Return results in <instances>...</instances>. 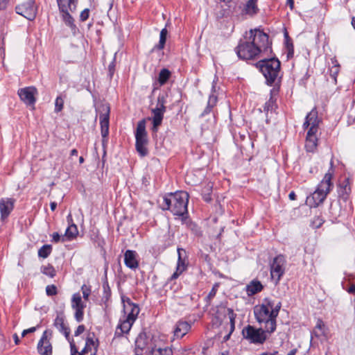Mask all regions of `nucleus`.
Wrapping results in <instances>:
<instances>
[{"instance_id": "nucleus-1", "label": "nucleus", "mask_w": 355, "mask_h": 355, "mask_svg": "<svg viewBox=\"0 0 355 355\" xmlns=\"http://www.w3.org/2000/svg\"><path fill=\"white\" fill-rule=\"evenodd\" d=\"M189 198V195L187 191L168 193L163 197L160 207L164 211H171L175 216H182L183 220L188 216Z\"/></svg>"}, {"instance_id": "nucleus-2", "label": "nucleus", "mask_w": 355, "mask_h": 355, "mask_svg": "<svg viewBox=\"0 0 355 355\" xmlns=\"http://www.w3.org/2000/svg\"><path fill=\"white\" fill-rule=\"evenodd\" d=\"M255 67L261 72L268 85L272 86L275 83L280 72L281 62L275 54L266 55L255 64Z\"/></svg>"}, {"instance_id": "nucleus-3", "label": "nucleus", "mask_w": 355, "mask_h": 355, "mask_svg": "<svg viewBox=\"0 0 355 355\" xmlns=\"http://www.w3.org/2000/svg\"><path fill=\"white\" fill-rule=\"evenodd\" d=\"M58 9L62 15V19L64 24L69 26L75 35L78 31V28L74 23V19L69 13V11L74 12L76 10L78 0H56Z\"/></svg>"}, {"instance_id": "nucleus-4", "label": "nucleus", "mask_w": 355, "mask_h": 355, "mask_svg": "<svg viewBox=\"0 0 355 355\" xmlns=\"http://www.w3.org/2000/svg\"><path fill=\"white\" fill-rule=\"evenodd\" d=\"M249 35V40L254 46L259 49V54H272V42L269 41L268 34L259 28H255L250 30Z\"/></svg>"}, {"instance_id": "nucleus-5", "label": "nucleus", "mask_w": 355, "mask_h": 355, "mask_svg": "<svg viewBox=\"0 0 355 355\" xmlns=\"http://www.w3.org/2000/svg\"><path fill=\"white\" fill-rule=\"evenodd\" d=\"M146 119H143L137 123L135 131V148L140 155L144 157L148 155L147 145L148 144V133L146 130Z\"/></svg>"}, {"instance_id": "nucleus-6", "label": "nucleus", "mask_w": 355, "mask_h": 355, "mask_svg": "<svg viewBox=\"0 0 355 355\" xmlns=\"http://www.w3.org/2000/svg\"><path fill=\"white\" fill-rule=\"evenodd\" d=\"M254 314L257 321L259 323H265V329L269 334L276 329V319L272 317V311L267 309L265 305H257L254 307Z\"/></svg>"}, {"instance_id": "nucleus-7", "label": "nucleus", "mask_w": 355, "mask_h": 355, "mask_svg": "<svg viewBox=\"0 0 355 355\" xmlns=\"http://www.w3.org/2000/svg\"><path fill=\"white\" fill-rule=\"evenodd\" d=\"M268 334L269 333L266 329H257L250 324H248L242 330L243 338L255 345H263L268 338Z\"/></svg>"}, {"instance_id": "nucleus-8", "label": "nucleus", "mask_w": 355, "mask_h": 355, "mask_svg": "<svg viewBox=\"0 0 355 355\" xmlns=\"http://www.w3.org/2000/svg\"><path fill=\"white\" fill-rule=\"evenodd\" d=\"M235 51L240 59L252 60L259 55V49H257L248 39L247 41L240 40Z\"/></svg>"}, {"instance_id": "nucleus-9", "label": "nucleus", "mask_w": 355, "mask_h": 355, "mask_svg": "<svg viewBox=\"0 0 355 355\" xmlns=\"http://www.w3.org/2000/svg\"><path fill=\"white\" fill-rule=\"evenodd\" d=\"M216 309L213 324L217 327L220 326L223 321L226 318L227 315H228L231 325V332H233L235 329V318L236 317V315L234 313V310L230 308H227L222 304L217 306Z\"/></svg>"}, {"instance_id": "nucleus-10", "label": "nucleus", "mask_w": 355, "mask_h": 355, "mask_svg": "<svg viewBox=\"0 0 355 355\" xmlns=\"http://www.w3.org/2000/svg\"><path fill=\"white\" fill-rule=\"evenodd\" d=\"M17 14L24 17L26 19L33 21L37 15V7L35 0H27L26 1L17 5L15 7Z\"/></svg>"}, {"instance_id": "nucleus-11", "label": "nucleus", "mask_w": 355, "mask_h": 355, "mask_svg": "<svg viewBox=\"0 0 355 355\" xmlns=\"http://www.w3.org/2000/svg\"><path fill=\"white\" fill-rule=\"evenodd\" d=\"M286 259L284 255L279 254L275 257L270 264V275L275 279V284H277L285 272L284 265Z\"/></svg>"}, {"instance_id": "nucleus-12", "label": "nucleus", "mask_w": 355, "mask_h": 355, "mask_svg": "<svg viewBox=\"0 0 355 355\" xmlns=\"http://www.w3.org/2000/svg\"><path fill=\"white\" fill-rule=\"evenodd\" d=\"M103 112L99 114V121L101 125V132L102 136V142L104 144L107 141L109 135L110 125V107L108 105H103Z\"/></svg>"}, {"instance_id": "nucleus-13", "label": "nucleus", "mask_w": 355, "mask_h": 355, "mask_svg": "<svg viewBox=\"0 0 355 355\" xmlns=\"http://www.w3.org/2000/svg\"><path fill=\"white\" fill-rule=\"evenodd\" d=\"M154 347L152 344V339L146 332H141L135 340V354L142 355L144 350H146V354Z\"/></svg>"}, {"instance_id": "nucleus-14", "label": "nucleus", "mask_w": 355, "mask_h": 355, "mask_svg": "<svg viewBox=\"0 0 355 355\" xmlns=\"http://www.w3.org/2000/svg\"><path fill=\"white\" fill-rule=\"evenodd\" d=\"M52 331L45 330L40 339L37 349L40 355H52L53 347L50 342Z\"/></svg>"}, {"instance_id": "nucleus-15", "label": "nucleus", "mask_w": 355, "mask_h": 355, "mask_svg": "<svg viewBox=\"0 0 355 355\" xmlns=\"http://www.w3.org/2000/svg\"><path fill=\"white\" fill-rule=\"evenodd\" d=\"M334 161L331 159L330 161V167L328 171L325 173L323 179L317 187L318 189H320V191L327 196L330 193L334 187V184L331 180L334 177Z\"/></svg>"}, {"instance_id": "nucleus-16", "label": "nucleus", "mask_w": 355, "mask_h": 355, "mask_svg": "<svg viewBox=\"0 0 355 355\" xmlns=\"http://www.w3.org/2000/svg\"><path fill=\"white\" fill-rule=\"evenodd\" d=\"M17 94L20 99L26 105H34L36 102L35 96L37 94L35 87H26L18 90Z\"/></svg>"}, {"instance_id": "nucleus-17", "label": "nucleus", "mask_w": 355, "mask_h": 355, "mask_svg": "<svg viewBox=\"0 0 355 355\" xmlns=\"http://www.w3.org/2000/svg\"><path fill=\"white\" fill-rule=\"evenodd\" d=\"M134 322L135 321L130 320L126 316L123 320L121 319L119 320V324L116 328L114 336L112 339V343H114L116 339L123 337L124 334H128Z\"/></svg>"}, {"instance_id": "nucleus-18", "label": "nucleus", "mask_w": 355, "mask_h": 355, "mask_svg": "<svg viewBox=\"0 0 355 355\" xmlns=\"http://www.w3.org/2000/svg\"><path fill=\"white\" fill-rule=\"evenodd\" d=\"M327 196L325 193L320 191V189L316 188L313 193L307 196L306 204L311 208L318 207L320 204L323 203Z\"/></svg>"}, {"instance_id": "nucleus-19", "label": "nucleus", "mask_w": 355, "mask_h": 355, "mask_svg": "<svg viewBox=\"0 0 355 355\" xmlns=\"http://www.w3.org/2000/svg\"><path fill=\"white\" fill-rule=\"evenodd\" d=\"M15 199L12 198H1L0 200L1 218L5 219L8 217L14 209Z\"/></svg>"}, {"instance_id": "nucleus-20", "label": "nucleus", "mask_w": 355, "mask_h": 355, "mask_svg": "<svg viewBox=\"0 0 355 355\" xmlns=\"http://www.w3.org/2000/svg\"><path fill=\"white\" fill-rule=\"evenodd\" d=\"M351 191L349 178H346L338 185V195L339 198L346 202L349 198Z\"/></svg>"}, {"instance_id": "nucleus-21", "label": "nucleus", "mask_w": 355, "mask_h": 355, "mask_svg": "<svg viewBox=\"0 0 355 355\" xmlns=\"http://www.w3.org/2000/svg\"><path fill=\"white\" fill-rule=\"evenodd\" d=\"M137 254L135 251L127 250L124 254L125 265L132 270L139 267V261L137 259Z\"/></svg>"}, {"instance_id": "nucleus-22", "label": "nucleus", "mask_w": 355, "mask_h": 355, "mask_svg": "<svg viewBox=\"0 0 355 355\" xmlns=\"http://www.w3.org/2000/svg\"><path fill=\"white\" fill-rule=\"evenodd\" d=\"M153 116L148 117V120H152L153 126L151 128L152 132L156 134L158 131L159 127L162 125L164 119V114L162 113L158 108H153L151 110Z\"/></svg>"}, {"instance_id": "nucleus-23", "label": "nucleus", "mask_w": 355, "mask_h": 355, "mask_svg": "<svg viewBox=\"0 0 355 355\" xmlns=\"http://www.w3.org/2000/svg\"><path fill=\"white\" fill-rule=\"evenodd\" d=\"M53 325L62 333L67 340L70 339V329L64 324V318L62 313L58 314L55 318Z\"/></svg>"}, {"instance_id": "nucleus-24", "label": "nucleus", "mask_w": 355, "mask_h": 355, "mask_svg": "<svg viewBox=\"0 0 355 355\" xmlns=\"http://www.w3.org/2000/svg\"><path fill=\"white\" fill-rule=\"evenodd\" d=\"M191 329V325L186 321H179L174 329V336L176 338H182Z\"/></svg>"}, {"instance_id": "nucleus-25", "label": "nucleus", "mask_w": 355, "mask_h": 355, "mask_svg": "<svg viewBox=\"0 0 355 355\" xmlns=\"http://www.w3.org/2000/svg\"><path fill=\"white\" fill-rule=\"evenodd\" d=\"M257 1L258 0H248L242 10V14L250 16H254L257 14L259 10L257 5Z\"/></svg>"}, {"instance_id": "nucleus-26", "label": "nucleus", "mask_w": 355, "mask_h": 355, "mask_svg": "<svg viewBox=\"0 0 355 355\" xmlns=\"http://www.w3.org/2000/svg\"><path fill=\"white\" fill-rule=\"evenodd\" d=\"M263 289V286L260 281L257 279L252 280L249 284L247 285L246 291L249 296H252Z\"/></svg>"}, {"instance_id": "nucleus-27", "label": "nucleus", "mask_w": 355, "mask_h": 355, "mask_svg": "<svg viewBox=\"0 0 355 355\" xmlns=\"http://www.w3.org/2000/svg\"><path fill=\"white\" fill-rule=\"evenodd\" d=\"M103 294L102 297V301L104 303L105 307L108 306V302L111 297L112 291L109 286L107 275H105V279L103 282Z\"/></svg>"}, {"instance_id": "nucleus-28", "label": "nucleus", "mask_w": 355, "mask_h": 355, "mask_svg": "<svg viewBox=\"0 0 355 355\" xmlns=\"http://www.w3.org/2000/svg\"><path fill=\"white\" fill-rule=\"evenodd\" d=\"M218 98L216 96L211 94L209 96L207 105L205 108L204 111L201 113L200 117H203L205 115L212 112L213 108L216 105Z\"/></svg>"}, {"instance_id": "nucleus-29", "label": "nucleus", "mask_w": 355, "mask_h": 355, "mask_svg": "<svg viewBox=\"0 0 355 355\" xmlns=\"http://www.w3.org/2000/svg\"><path fill=\"white\" fill-rule=\"evenodd\" d=\"M94 333L89 334V335L87 336V337L86 338L85 346L83 348V349L82 350V352L83 353L87 354L89 352H90L92 350V347H94L95 348L96 345L97 344L98 345V340L96 339V341L94 340Z\"/></svg>"}, {"instance_id": "nucleus-30", "label": "nucleus", "mask_w": 355, "mask_h": 355, "mask_svg": "<svg viewBox=\"0 0 355 355\" xmlns=\"http://www.w3.org/2000/svg\"><path fill=\"white\" fill-rule=\"evenodd\" d=\"M277 107V105L276 103V98L272 96V93L270 94V98L263 105V111L268 114L269 112H272L275 110Z\"/></svg>"}, {"instance_id": "nucleus-31", "label": "nucleus", "mask_w": 355, "mask_h": 355, "mask_svg": "<svg viewBox=\"0 0 355 355\" xmlns=\"http://www.w3.org/2000/svg\"><path fill=\"white\" fill-rule=\"evenodd\" d=\"M171 76V72L166 68L161 69L159 73L157 81L160 86L165 85Z\"/></svg>"}, {"instance_id": "nucleus-32", "label": "nucleus", "mask_w": 355, "mask_h": 355, "mask_svg": "<svg viewBox=\"0 0 355 355\" xmlns=\"http://www.w3.org/2000/svg\"><path fill=\"white\" fill-rule=\"evenodd\" d=\"M333 67L329 69V73L331 77L334 79L335 83H337V76L340 71V64L338 62V60L336 58H333L331 59Z\"/></svg>"}, {"instance_id": "nucleus-33", "label": "nucleus", "mask_w": 355, "mask_h": 355, "mask_svg": "<svg viewBox=\"0 0 355 355\" xmlns=\"http://www.w3.org/2000/svg\"><path fill=\"white\" fill-rule=\"evenodd\" d=\"M71 307L73 309H85L86 307V304L82 301L81 296L79 293H75L73 295L71 299Z\"/></svg>"}, {"instance_id": "nucleus-34", "label": "nucleus", "mask_w": 355, "mask_h": 355, "mask_svg": "<svg viewBox=\"0 0 355 355\" xmlns=\"http://www.w3.org/2000/svg\"><path fill=\"white\" fill-rule=\"evenodd\" d=\"M167 35H168V31H167L166 28H164L163 29H162V31L160 32L159 43L154 46V48L152 49V51L155 49L162 50L164 48L166 41Z\"/></svg>"}, {"instance_id": "nucleus-35", "label": "nucleus", "mask_w": 355, "mask_h": 355, "mask_svg": "<svg viewBox=\"0 0 355 355\" xmlns=\"http://www.w3.org/2000/svg\"><path fill=\"white\" fill-rule=\"evenodd\" d=\"M318 139L316 136H306V148L309 152H313L318 145Z\"/></svg>"}, {"instance_id": "nucleus-36", "label": "nucleus", "mask_w": 355, "mask_h": 355, "mask_svg": "<svg viewBox=\"0 0 355 355\" xmlns=\"http://www.w3.org/2000/svg\"><path fill=\"white\" fill-rule=\"evenodd\" d=\"M78 234V227L76 225L72 223L69 225L68 227L65 231L64 236L67 238L68 240H72L76 237Z\"/></svg>"}, {"instance_id": "nucleus-37", "label": "nucleus", "mask_w": 355, "mask_h": 355, "mask_svg": "<svg viewBox=\"0 0 355 355\" xmlns=\"http://www.w3.org/2000/svg\"><path fill=\"white\" fill-rule=\"evenodd\" d=\"M324 324L321 319H318L317 321L316 326L315 329L312 332V335H314L315 337L319 338L321 336L324 335Z\"/></svg>"}, {"instance_id": "nucleus-38", "label": "nucleus", "mask_w": 355, "mask_h": 355, "mask_svg": "<svg viewBox=\"0 0 355 355\" xmlns=\"http://www.w3.org/2000/svg\"><path fill=\"white\" fill-rule=\"evenodd\" d=\"M306 119H308L310 123H311V125H316L318 126L319 125V119L318 116V111L316 108H313L310 112L307 114L306 116Z\"/></svg>"}, {"instance_id": "nucleus-39", "label": "nucleus", "mask_w": 355, "mask_h": 355, "mask_svg": "<svg viewBox=\"0 0 355 355\" xmlns=\"http://www.w3.org/2000/svg\"><path fill=\"white\" fill-rule=\"evenodd\" d=\"M41 272L51 278H53L56 275L54 267L50 263L42 266L41 267Z\"/></svg>"}, {"instance_id": "nucleus-40", "label": "nucleus", "mask_w": 355, "mask_h": 355, "mask_svg": "<svg viewBox=\"0 0 355 355\" xmlns=\"http://www.w3.org/2000/svg\"><path fill=\"white\" fill-rule=\"evenodd\" d=\"M52 252V246L49 244H46L42 246L38 250V256L43 259L47 258Z\"/></svg>"}, {"instance_id": "nucleus-41", "label": "nucleus", "mask_w": 355, "mask_h": 355, "mask_svg": "<svg viewBox=\"0 0 355 355\" xmlns=\"http://www.w3.org/2000/svg\"><path fill=\"white\" fill-rule=\"evenodd\" d=\"M155 355H173V351L170 347H164V348H157L156 347H151L150 349Z\"/></svg>"}, {"instance_id": "nucleus-42", "label": "nucleus", "mask_w": 355, "mask_h": 355, "mask_svg": "<svg viewBox=\"0 0 355 355\" xmlns=\"http://www.w3.org/2000/svg\"><path fill=\"white\" fill-rule=\"evenodd\" d=\"M129 307L130 309V311L126 317L130 318V320H132L133 321H135L139 313V307L136 304H133V305L129 306Z\"/></svg>"}, {"instance_id": "nucleus-43", "label": "nucleus", "mask_w": 355, "mask_h": 355, "mask_svg": "<svg viewBox=\"0 0 355 355\" xmlns=\"http://www.w3.org/2000/svg\"><path fill=\"white\" fill-rule=\"evenodd\" d=\"M211 189H212V186L209 185V184H208L207 186H205L203 188L202 198L206 202H209L211 200V193H210L211 191Z\"/></svg>"}, {"instance_id": "nucleus-44", "label": "nucleus", "mask_w": 355, "mask_h": 355, "mask_svg": "<svg viewBox=\"0 0 355 355\" xmlns=\"http://www.w3.org/2000/svg\"><path fill=\"white\" fill-rule=\"evenodd\" d=\"M64 107V99L61 96L56 98L55 101V112L58 113L61 112Z\"/></svg>"}, {"instance_id": "nucleus-45", "label": "nucleus", "mask_w": 355, "mask_h": 355, "mask_svg": "<svg viewBox=\"0 0 355 355\" xmlns=\"http://www.w3.org/2000/svg\"><path fill=\"white\" fill-rule=\"evenodd\" d=\"M46 293L48 296L55 295L58 293L57 287L54 284L48 285L46 287Z\"/></svg>"}, {"instance_id": "nucleus-46", "label": "nucleus", "mask_w": 355, "mask_h": 355, "mask_svg": "<svg viewBox=\"0 0 355 355\" xmlns=\"http://www.w3.org/2000/svg\"><path fill=\"white\" fill-rule=\"evenodd\" d=\"M81 290L83 292V297L85 300H89V296L91 294V287L89 286H87L83 284L81 287Z\"/></svg>"}, {"instance_id": "nucleus-47", "label": "nucleus", "mask_w": 355, "mask_h": 355, "mask_svg": "<svg viewBox=\"0 0 355 355\" xmlns=\"http://www.w3.org/2000/svg\"><path fill=\"white\" fill-rule=\"evenodd\" d=\"M74 317L78 322H80L83 320L84 317V309H76Z\"/></svg>"}, {"instance_id": "nucleus-48", "label": "nucleus", "mask_w": 355, "mask_h": 355, "mask_svg": "<svg viewBox=\"0 0 355 355\" xmlns=\"http://www.w3.org/2000/svg\"><path fill=\"white\" fill-rule=\"evenodd\" d=\"M218 284H217V283L213 286L211 290L210 291L208 295L207 296V300H211V299H213L215 297L216 292L218 291Z\"/></svg>"}, {"instance_id": "nucleus-49", "label": "nucleus", "mask_w": 355, "mask_h": 355, "mask_svg": "<svg viewBox=\"0 0 355 355\" xmlns=\"http://www.w3.org/2000/svg\"><path fill=\"white\" fill-rule=\"evenodd\" d=\"M89 17V9L85 8L84 9L80 15V21H85L88 19Z\"/></svg>"}, {"instance_id": "nucleus-50", "label": "nucleus", "mask_w": 355, "mask_h": 355, "mask_svg": "<svg viewBox=\"0 0 355 355\" xmlns=\"http://www.w3.org/2000/svg\"><path fill=\"white\" fill-rule=\"evenodd\" d=\"M281 307H282L281 302H279L275 306H274L272 310H271L272 318H275V319L277 318Z\"/></svg>"}, {"instance_id": "nucleus-51", "label": "nucleus", "mask_w": 355, "mask_h": 355, "mask_svg": "<svg viewBox=\"0 0 355 355\" xmlns=\"http://www.w3.org/2000/svg\"><path fill=\"white\" fill-rule=\"evenodd\" d=\"M261 305H265V306L268 310H270V309L271 310H272V309L274 307V305H275V303H274V301L272 300L271 299H270V298H265L264 300H263V303Z\"/></svg>"}, {"instance_id": "nucleus-52", "label": "nucleus", "mask_w": 355, "mask_h": 355, "mask_svg": "<svg viewBox=\"0 0 355 355\" xmlns=\"http://www.w3.org/2000/svg\"><path fill=\"white\" fill-rule=\"evenodd\" d=\"M184 271V268L180 269V266H177L175 272L171 276L168 281L176 279Z\"/></svg>"}, {"instance_id": "nucleus-53", "label": "nucleus", "mask_w": 355, "mask_h": 355, "mask_svg": "<svg viewBox=\"0 0 355 355\" xmlns=\"http://www.w3.org/2000/svg\"><path fill=\"white\" fill-rule=\"evenodd\" d=\"M70 343V349H71V354H79V352L78 351V349L75 345V343L73 341V339H71L70 338L69 340H68Z\"/></svg>"}, {"instance_id": "nucleus-54", "label": "nucleus", "mask_w": 355, "mask_h": 355, "mask_svg": "<svg viewBox=\"0 0 355 355\" xmlns=\"http://www.w3.org/2000/svg\"><path fill=\"white\" fill-rule=\"evenodd\" d=\"M318 126L311 125L307 132L306 136H316V132H318Z\"/></svg>"}, {"instance_id": "nucleus-55", "label": "nucleus", "mask_w": 355, "mask_h": 355, "mask_svg": "<svg viewBox=\"0 0 355 355\" xmlns=\"http://www.w3.org/2000/svg\"><path fill=\"white\" fill-rule=\"evenodd\" d=\"M40 327V324H37V326L35 327H31L28 329H25L23 331L22 334H21V336L24 337L27 334H30V333H33L35 332L38 328Z\"/></svg>"}, {"instance_id": "nucleus-56", "label": "nucleus", "mask_w": 355, "mask_h": 355, "mask_svg": "<svg viewBox=\"0 0 355 355\" xmlns=\"http://www.w3.org/2000/svg\"><path fill=\"white\" fill-rule=\"evenodd\" d=\"M324 220L320 217L317 216L314 218L313 223L315 224L316 227H320L323 223Z\"/></svg>"}, {"instance_id": "nucleus-57", "label": "nucleus", "mask_w": 355, "mask_h": 355, "mask_svg": "<svg viewBox=\"0 0 355 355\" xmlns=\"http://www.w3.org/2000/svg\"><path fill=\"white\" fill-rule=\"evenodd\" d=\"M85 327L83 324L79 325L74 332V336H78L79 335L83 334L85 331Z\"/></svg>"}, {"instance_id": "nucleus-58", "label": "nucleus", "mask_w": 355, "mask_h": 355, "mask_svg": "<svg viewBox=\"0 0 355 355\" xmlns=\"http://www.w3.org/2000/svg\"><path fill=\"white\" fill-rule=\"evenodd\" d=\"M115 60H114L108 66V70L110 77H112L114 73Z\"/></svg>"}, {"instance_id": "nucleus-59", "label": "nucleus", "mask_w": 355, "mask_h": 355, "mask_svg": "<svg viewBox=\"0 0 355 355\" xmlns=\"http://www.w3.org/2000/svg\"><path fill=\"white\" fill-rule=\"evenodd\" d=\"M165 103H166V97L164 95H159L157 97V105H165Z\"/></svg>"}, {"instance_id": "nucleus-60", "label": "nucleus", "mask_w": 355, "mask_h": 355, "mask_svg": "<svg viewBox=\"0 0 355 355\" xmlns=\"http://www.w3.org/2000/svg\"><path fill=\"white\" fill-rule=\"evenodd\" d=\"M61 240V237L58 232H53L52 234V240L51 241L53 243H58Z\"/></svg>"}, {"instance_id": "nucleus-61", "label": "nucleus", "mask_w": 355, "mask_h": 355, "mask_svg": "<svg viewBox=\"0 0 355 355\" xmlns=\"http://www.w3.org/2000/svg\"><path fill=\"white\" fill-rule=\"evenodd\" d=\"M288 52H287V59L288 60H290L291 58H293V55H294V46H291L290 49H286Z\"/></svg>"}, {"instance_id": "nucleus-62", "label": "nucleus", "mask_w": 355, "mask_h": 355, "mask_svg": "<svg viewBox=\"0 0 355 355\" xmlns=\"http://www.w3.org/2000/svg\"><path fill=\"white\" fill-rule=\"evenodd\" d=\"M121 300H122V302H123V304L127 303V304H128V306H131V305H133V304H134V303L131 301V300H130L129 297H128L122 296V297H121Z\"/></svg>"}, {"instance_id": "nucleus-63", "label": "nucleus", "mask_w": 355, "mask_h": 355, "mask_svg": "<svg viewBox=\"0 0 355 355\" xmlns=\"http://www.w3.org/2000/svg\"><path fill=\"white\" fill-rule=\"evenodd\" d=\"M177 266H180V269L184 268V270L186 269L184 261L182 257L178 258Z\"/></svg>"}, {"instance_id": "nucleus-64", "label": "nucleus", "mask_w": 355, "mask_h": 355, "mask_svg": "<svg viewBox=\"0 0 355 355\" xmlns=\"http://www.w3.org/2000/svg\"><path fill=\"white\" fill-rule=\"evenodd\" d=\"M346 291L349 294H355V284H352L348 288L346 289Z\"/></svg>"}]
</instances>
